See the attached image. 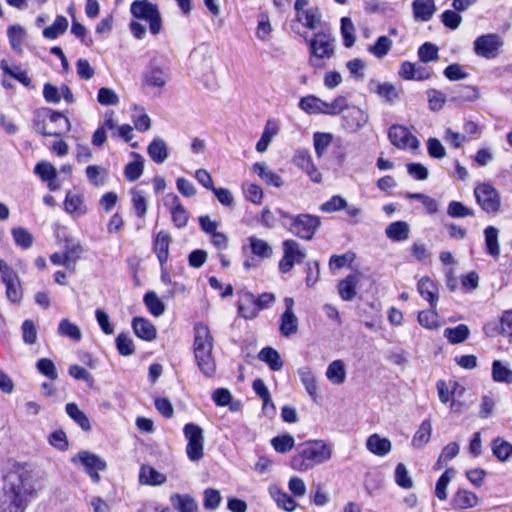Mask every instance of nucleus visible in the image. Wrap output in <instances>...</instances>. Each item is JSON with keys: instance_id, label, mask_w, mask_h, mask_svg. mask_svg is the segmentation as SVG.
I'll list each match as a JSON object with an SVG mask.
<instances>
[{"instance_id": "nucleus-1", "label": "nucleus", "mask_w": 512, "mask_h": 512, "mask_svg": "<svg viewBox=\"0 0 512 512\" xmlns=\"http://www.w3.org/2000/svg\"><path fill=\"white\" fill-rule=\"evenodd\" d=\"M38 496L37 481L26 464H15L4 477L0 512H26Z\"/></svg>"}, {"instance_id": "nucleus-2", "label": "nucleus", "mask_w": 512, "mask_h": 512, "mask_svg": "<svg viewBox=\"0 0 512 512\" xmlns=\"http://www.w3.org/2000/svg\"><path fill=\"white\" fill-rule=\"evenodd\" d=\"M193 354L201 373L206 377H213L216 373L213 337L208 326L203 323H197L194 327Z\"/></svg>"}, {"instance_id": "nucleus-3", "label": "nucleus", "mask_w": 512, "mask_h": 512, "mask_svg": "<svg viewBox=\"0 0 512 512\" xmlns=\"http://www.w3.org/2000/svg\"><path fill=\"white\" fill-rule=\"evenodd\" d=\"M332 456L331 447L325 442L311 441L300 445L297 448V453L290 459V467L306 471L315 465L328 461Z\"/></svg>"}, {"instance_id": "nucleus-4", "label": "nucleus", "mask_w": 512, "mask_h": 512, "mask_svg": "<svg viewBox=\"0 0 512 512\" xmlns=\"http://www.w3.org/2000/svg\"><path fill=\"white\" fill-rule=\"evenodd\" d=\"M309 0H295V17L291 24V29L307 40L309 32L316 31L322 22V14L318 7L309 6Z\"/></svg>"}, {"instance_id": "nucleus-5", "label": "nucleus", "mask_w": 512, "mask_h": 512, "mask_svg": "<svg viewBox=\"0 0 512 512\" xmlns=\"http://www.w3.org/2000/svg\"><path fill=\"white\" fill-rule=\"evenodd\" d=\"M305 42L309 48V64L316 69L323 68L324 60L335 54V39L328 31H318L312 38L308 36Z\"/></svg>"}, {"instance_id": "nucleus-6", "label": "nucleus", "mask_w": 512, "mask_h": 512, "mask_svg": "<svg viewBox=\"0 0 512 512\" xmlns=\"http://www.w3.org/2000/svg\"><path fill=\"white\" fill-rule=\"evenodd\" d=\"M131 15L149 24L152 35H158L162 30V17L158 6L148 0H135L130 5Z\"/></svg>"}, {"instance_id": "nucleus-7", "label": "nucleus", "mask_w": 512, "mask_h": 512, "mask_svg": "<svg viewBox=\"0 0 512 512\" xmlns=\"http://www.w3.org/2000/svg\"><path fill=\"white\" fill-rule=\"evenodd\" d=\"M0 278L5 286L7 299L13 304H19L23 298L20 278L17 272L2 259H0Z\"/></svg>"}, {"instance_id": "nucleus-8", "label": "nucleus", "mask_w": 512, "mask_h": 512, "mask_svg": "<svg viewBox=\"0 0 512 512\" xmlns=\"http://www.w3.org/2000/svg\"><path fill=\"white\" fill-rule=\"evenodd\" d=\"M183 434L187 440L186 454L190 461L196 462L204 456V432L194 423H187L183 428Z\"/></svg>"}, {"instance_id": "nucleus-9", "label": "nucleus", "mask_w": 512, "mask_h": 512, "mask_svg": "<svg viewBox=\"0 0 512 512\" xmlns=\"http://www.w3.org/2000/svg\"><path fill=\"white\" fill-rule=\"evenodd\" d=\"M290 219V231L304 240H311L321 224L320 217L311 214L303 213Z\"/></svg>"}, {"instance_id": "nucleus-10", "label": "nucleus", "mask_w": 512, "mask_h": 512, "mask_svg": "<svg viewBox=\"0 0 512 512\" xmlns=\"http://www.w3.org/2000/svg\"><path fill=\"white\" fill-rule=\"evenodd\" d=\"M474 53L485 59H494L498 56L503 40L496 33H488L478 36L473 43Z\"/></svg>"}, {"instance_id": "nucleus-11", "label": "nucleus", "mask_w": 512, "mask_h": 512, "mask_svg": "<svg viewBox=\"0 0 512 512\" xmlns=\"http://www.w3.org/2000/svg\"><path fill=\"white\" fill-rule=\"evenodd\" d=\"M478 205L486 213H496L500 209V197L497 190L490 184H479L474 189Z\"/></svg>"}, {"instance_id": "nucleus-12", "label": "nucleus", "mask_w": 512, "mask_h": 512, "mask_svg": "<svg viewBox=\"0 0 512 512\" xmlns=\"http://www.w3.org/2000/svg\"><path fill=\"white\" fill-rule=\"evenodd\" d=\"M73 463H81L86 473L91 477L94 483L100 481L99 471H104L107 467L105 460L100 456L89 451H80L72 458Z\"/></svg>"}, {"instance_id": "nucleus-13", "label": "nucleus", "mask_w": 512, "mask_h": 512, "mask_svg": "<svg viewBox=\"0 0 512 512\" xmlns=\"http://www.w3.org/2000/svg\"><path fill=\"white\" fill-rule=\"evenodd\" d=\"M388 138L392 145L401 150H416L419 148L417 137L403 125H392L388 130Z\"/></svg>"}, {"instance_id": "nucleus-14", "label": "nucleus", "mask_w": 512, "mask_h": 512, "mask_svg": "<svg viewBox=\"0 0 512 512\" xmlns=\"http://www.w3.org/2000/svg\"><path fill=\"white\" fill-rule=\"evenodd\" d=\"M293 162L298 168L307 174L311 181L315 183L321 182L322 174L314 165L311 155L308 151H299L296 153Z\"/></svg>"}, {"instance_id": "nucleus-15", "label": "nucleus", "mask_w": 512, "mask_h": 512, "mask_svg": "<svg viewBox=\"0 0 512 512\" xmlns=\"http://www.w3.org/2000/svg\"><path fill=\"white\" fill-rule=\"evenodd\" d=\"M342 116V125L349 131H356L361 128L367 121V116L363 110L356 106L347 104Z\"/></svg>"}, {"instance_id": "nucleus-16", "label": "nucleus", "mask_w": 512, "mask_h": 512, "mask_svg": "<svg viewBox=\"0 0 512 512\" xmlns=\"http://www.w3.org/2000/svg\"><path fill=\"white\" fill-rule=\"evenodd\" d=\"M479 503V497L465 488H458L452 496L451 506L454 510H467L474 508Z\"/></svg>"}, {"instance_id": "nucleus-17", "label": "nucleus", "mask_w": 512, "mask_h": 512, "mask_svg": "<svg viewBox=\"0 0 512 512\" xmlns=\"http://www.w3.org/2000/svg\"><path fill=\"white\" fill-rule=\"evenodd\" d=\"M417 291L429 303L430 308H437L439 300L438 286L430 277L423 276L418 280Z\"/></svg>"}, {"instance_id": "nucleus-18", "label": "nucleus", "mask_w": 512, "mask_h": 512, "mask_svg": "<svg viewBox=\"0 0 512 512\" xmlns=\"http://www.w3.org/2000/svg\"><path fill=\"white\" fill-rule=\"evenodd\" d=\"M168 78V73L157 64L156 60H152L144 73L143 81L147 86L163 88Z\"/></svg>"}, {"instance_id": "nucleus-19", "label": "nucleus", "mask_w": 512, "mask_h": 512, "mask_svg": "<svg viewBox=\"0 0 512 512\" xmlns=\"http://www.w3.org/2000/svg\"><path fill=\"white\" fill-rule=\"evenodd\" d=\"M238 313L247 320L257 317L259 311L256 298L252 293L248 291H240L238 293Z\"/></svg>"}, {"instance_id": "nucleus-20", "label": "nucleus", "mask_w": 512, "mask_h": 512, "mask_svg": "<svg viewBox=\"0 0 512 512\" xmlns=\"http://www.w3.org/2000/svg\"><path fill=\"white\" fill-rule=\"evenodd\" d=\"M451 94V101L459 104L474 102L480 97V91L474 85L458 84L452 89Z\"/></svg>"}, {"instance_id": "nucleus-21", "label": "nucleus", "mask_w": 512, "mask_h": 512, "mask_svg": "<svg viewBox=\"0 0 512 512\" xmlns=\"http://www.w3.org/2000/svg\"><path fill=\"white\" fill-rule=\"evenodd\" d=\"M313 143L318 158L323 157L330 148L337 151V156L339 155V143L333 141V135L331 133L315 132L313 135Z\"/></svg>"}, {"instance_id": "nucleus-22", "label": "nucleus", "mask_w": 512, "mask_h": 512, "mask_svg": "<svg viewBox=\"0 0 512 512\" xmlns=\"http://www.w3.org/2000/svg\"><path fill=\"white\" fill-rule=\"evenodd\" d=\"M132 329L137 337L145 341H153L157 337V330L155 326L152 322L143 317L133 318Z\"/></svg>"}, {"instance_id": "nucleus-23", "label": "nucleus", "mask_w": 512, "mask_h": 512, "mask_svg": "<svg viewBox=\"0 0 512 512\" xmlns=\"http://www.w3.org/2000/svg\"><path fill=\"white\" fill-rule=\"evenodd\" d=\"M65 211L73 217H80L87 213V207L82 194L67 192L64 201Z\"/></svg>"}, {"instance_id": "nucleus-24", "label": "nucleus", "mask_w": 512, "mask_h": 512, "mask_svg": "<svg viewBox=\"0 0 512 512\" xmlns=\"http://www.w3.org/2000/svg\"><path fill=\"white\" fill-rule=\"evenodd\" d=\"M170 241V235L165 231H159L155 237L153 249L161 268H163L168 260Z\"/></svg>"}, {"instance_id": "nucleus-25", "label": "nucleus", "mask_w": 512, "mask_h": 512, "mask_svg": "<svg viewBox=\"0 0 512 512\" xmlns=\"http://www.w3.org/2000/svg\"><path fill=\"white\" fill-rule=\"evenodd\" d=\"M366 447L372 454L383 457L391 451L392 444L388 438L372 434L367 438Z\"/></svg>"}, {"instance_id": "nucleus-26", "label": "nucleus", "mask_w": 512, "mask_h": 512, "mask_svg": "<svg viewBox=\"0 0 512 512\" xmlns=\"http://www.w3.org/2000/svg\"><path fill=\"white\" fill-rule=\"evenodd\" d=\"M139 482L143 485L158 486L166 482V476L149 465H142L139 471Z\"/></svg>"}, {"instance_id": "nucleus-27", "label": "nucleus", "mask_w": 512, "mask_h": 512, "mask_svg": "<svg viewBox=\"0 0 512 512\" xmlns=\"http://www.w3.org/2000/svg\"><path fill=\"white\" fill-rule=\"evenodd\" d=\"M170 502L178 512H198V504L189 494L173 493Z\"/></svg>"}, {"instance_id": "nucleus-28", "label": "nucleus", "mask_w": 512, "mask_h": 512, "mask_svg": "<svg viewBox=\"0 0 512 512\" xmlns=\"http://www.w3.org/2000/svg\"><path fill=\"white\" fill-rule=\"evenodd\" d=\"M412 9L416 20L427 22L436 11V6L434 0H414Z\"/></svg>"}, {"instance_id": "nucleus-29", "label": "nucleus", "mask_w": 512, "mask_h": 512, "mask_svg": "<svg viewBox=\"0 0 512 512\" xmlns=\"http://www.w3.org/2000/svg\"><path fill=\"white\" fill-rule=\"evenodd\" d=\"M280 130V126L278 121L274 119H269L266 122L264 131L256 144V150L260 153L265 152L268 149V146L272 139L278 134Z\"/></svg>"}, {"instance_id": "nucleus-30", "label": "nucleus", "mask_w": 512, "mask_h": 512, "mask_svg": "<svg viewBox=\"0 0 512 512\" xmlns=\"http://www.w3.org/2000/svg\"><path fill=\"white\" fill-rule=\"evenodd\" d=\"M149 157L157 164H162L168 158V147L166 142L160 138H154L147 147Z\"/></svg>"}, {"instance_id": "nucleus-31", "label": "nucleus", "mask_w": 512, "mask_h": 512, "mask_svg": "<svg viewBox=\"0 0 512 512\" xmlns=\"http://www.w3.org/2000/svg\"><path fill=\"white\" fill-rule=\"evenodd\" d=\"M358 278L355 274H349L340 280L337 286L339 296L344 301H351L356 296Z\"/></svg>"}, {"instance_id": "nucleus-32", "label": "nucleus", "mask_w": 512, "mask_h": 512, "mask_svg": "<svg viewBox=\"0 0 512 512\" xmlns=\"http://www.w3.org/2000/svg\"><path fill=\"white\" fill-rule=\"evenodd\" d=\"M386 236L394 242H402L409 238V225L405 221H395L386 228Z\"/></svg>"}, {"instance_id": "nucleus-33", "label": "nucleus", "mask_w": 512, "mask_h": 512, "mask_svg": "<svg viewBox=\"0 0 512 512\" xmlns=\"http://www.w3.org/2000/svg\"><path fill=\"white\" fill-rule=\"evenodd\" d=\"M327 379L334 385H341L346 380L345 364L342 360L332 361L326 370Z\"/></svg>"}, {"instance_id": "nucleus-34", "label": "nucleus", "mask_w": 512, "mask_h": 512, "mask_svg": "<svg viewBox=\"0 0 512 512\" xmlns=\"http://www.w3.org/2000/svg\"><path fill=\"white\" fill-rule=\"evenodd\" d=\"M470 330L466 324H459L455 327H447L444 330V337L450 344H460L468 339Z\"/></svg>"}, {"instance_id": "nucleus-35", "label": "nucleus", "mask_w": 512, "mask_h": 512, "mask_svg": "<svg viewBox=\"0 0 512 512\" xmlns=\"http://www.w3.org/2000/svg\"><path fill=\"white\" fill-rule=\"evenodd\" d=\"M456 474L455 469L447 468L438 478L435 485V496L440 501H446L448 498L447 487L451 480L454 478Z\"/></svg>"}, {"instance_id": "nucleus-36", "label": "nucleus", "mask_w": 512, "mask_h": 512, "mask_svg": "<svg viewBox=\"0 0 512 512\" xmlns=\"http://www.w3.org/2000/svg\"><path fill=\"white\" fill-rule=\"evenodd\" d=\"M493 455L500 461L505 462L512 456V444L501 437L491 441Z\"/></svg>"}, {"instance_id": "nucleus-37", "label": "nucleus", "mask_w": 512, "mask_h": 512, "mask_svg": "<svg viewBox=\"0 0 512 512\" xmlns=\"http://www.w3.org/2000/svg\"><path fill=\"white\" fill-rule=\"evenodd\" d=\"M132 155L135 157V160L129 162L124 168V176L130 182H134L139 179L144 170L143 157L135 152H133Z\"/></svg>"}, {"instance_id": "nucleus-38", "label": "nucleus", "mask_w": 512, "mask_h": 512, "mask_svg": "<svg viewBox=\"0 0 512 512\" xmlns=\"http://www.w3.org/2000/svg\"><path fill=\"white\" fill-rule=\"evenodd\" d=\"M346 106H347V99H346V97H344L342 95L335 97L333 99V101L330 103L323 101L321 99V106H320L319 114L336 116V115L343 113Z\"/></svg>"}, {"instance_id": "nucleus-39", "label": "nucleus", "mask_w": 512, "mask_h": 512, "mask_svg": "<svg viewBox=\"0 0 512 512\" xmlns=\"http://www.w3.org/2000/svg\"><path fill=\"white\" fill-rule=\"evenodd\" d=\"M485 234V251L492 257L500 255V246L498 242V230L494 226H488L484 230Z\"/></svg>"}, {"instance_id": "nucleus-40", "label": "nucleus", "mask_w": 512, "mask_h": 512, "mask_svg": "<svg viewBox=\"0 0 512 512\" xmlns=\"http://www.w3.org/2000/svg\"><path fill=\"white\" fill-rule=\"evenodd\" d=\"M7 36H8V40H9L11 48L16 53H21L23 50L22 49L23 41L26 36L25 29L21 25H18V24L11 25L7 29Z\"/></svg>"}, {"instance_id": "nucleus-41", "label": "nucleus", "mask_w": 512, "mask_h": 512, "mask_svg": "<svg viewBox=\"0 0 512 512\" xmlns=\"http://www.w3.org/2000/svg\"><path fill=\"white\" fill-rule=\"evenodd\" d=\"M131 202L138 218H144L148 210V201L144 191L133 188L130 191Z\"/></svg>"}, {"instance_id": "nucleus-42", "label": "nucleus", "mask_w": 512, "mask_h": 512, "mask_svg": "<svg viewBox=\"0 0 512 512\" xmlns=\"http://www.w3.org/2000/svg\"><path fill=\"white\" fill-rule=\"evenodd\" d=\"M252 169L268 185L280 187L283 184L281 177L269 170L264 163L257 162L253 165Z\"/></svg>"}, {"instance_id": "nucleus-43", "label": "nucleus", "mask_w": 512, "mask_h": 512, "mask_svg": "<svg viewBox=\"0 0 512 512\" xmlns=\"http://www.w3.org/2000/svg\"><path fill=\"white\" fill-rule=\"evenodd\" d=\"M57 333L60 336L67 337L75 342H79L82 339V332L80 328L67 318L62 319L59 322Z\"/></svg>"}, {"instance_id": "nucleus-44", "label": "nucleus", "mask_w": 512, "mask_h": 512, "mask_svg": "<svg viewBox=\"0 0 512 512\" xmlns=\"http://www.w3.org/2000/svg\"><path fill=\"white\" fill-rule=\"evenodd\" d=\"M66 413L68 416L77 423L82 430L89 431L91 429L90 421L86 414L79 409L77 404L75 403H68L65 407Z\"/></svg>"}, {"instance_id": "nucleus-45", "label": "nucleus", "mask_w": 512, "mask_h": 512, "mask_svg": "<svg viewBox=\"0 0 512 512\" xmlns=\"http://www.w3.org/2000/svg\"><path fill=\"white\" fill-rule=\"evenodd\" d=\"M143 302L150 312L155 317H159L165 312V304L159 299L154 291H148L143 298Z\"/></svg>"}, {"instance_id": "nucleus-46", "label": "nucleus", "mask_w": 512, "mask_h": 512, "mask_svg": "<svg viewBox=\"0 0 512 512\" xmlns=\"http://www.w3.org/2000/svg\"><path fill=\"white\" fill-rule=\"evenodd\" d=\"M492 379L498 383H512V370L504 365L500 360L492 362Z\"/></svg>"}, {"instance_id": "nucleus-47", "label": "nucleus", "mask_w": 512, "mask_h": 512, "mask_svg": "<svg viewBox=\"0 0 512 512\" xmlns=\"http://www.w3.org/2000/svg\"><path fill=\"white\" fill-rule=\"evenodd\" d=\"M68 28V20L66 17L59 15L56 17L52 25L43 30V36L46 39L54 40L59 35L65 33Z\"/></svg>"}, {"instance_id": "nucleus-48", "label": "nucleus", "mask_w": 512, "mask_h": 512, "mask_svg": "<svg viewBox=\"0 0 512 512\" xmlns=\"http://www.w3.org/2000/svg\"><path fill=\"white\" fill-rule=\"evenodd\" d=\"M432 425L429 419L424 420L418 430L415 432L412 444L414 447L421 448L427 444L431 438Z\"/></svg>"}, {"instance_id": "nucleus-49", "label": "nucleus", "mask_w": 512, "mask_h": 512, "mask_svg": "<svg viewBox=\"0 0 512 512\" xmlns=\"http://www.w3.org/2000/svg\"><path fill=\"white\" fill-rule=\"evenodd\" d=\"M247 241L253 255L260 258H269L272 255V248L266 241L255 236L248 237Z\"/></svg>"}, {"instance_id": "nucleus-50", "label": "nucleus", "mask_w": 512, "mask_h": 512, "mask_svg": "<svg viewBox=\"0 0 512 512\" xmlns=\"http://www.w3.org/2000/svg\"><path fill=\"white\" fill-rule=\"evenodd\" d=\"M436 308L430 310H422L417 315L418 323L427 330H435L440 326Z\"/></svg>"}, {"instance_id": "nucleus-51", "label": "nucleus", "mask_w": 512, "mask_h": 512, "mask_svg": "<svg viewBox=\"0 0 512 512\" xmlns=\"http://www.w3.org/2000/svg\"><path fill=\"white\" fill-rule=\"evenodd\" d=\"M11 234L15 244L22 249H29L33 245V235L23 227H14Z\"/></svg>"}, {"instance_id": "nucleus-52", "label": "nucleus", "mask_w": 512, "mask_h": 512, "mask_svg": "<svg viewBox=\"0 0 512 512\" xmlns=\"http://www.w3.org/2000/svg\"><path fill=\"white\" fill-rule=\"evenodd\" d=\"M258 359L268 364L274 371L279 370L283 366L278 352L271 347L263 348L258 354Z\"/></svg>"}, {"instance_id": "nucleus-53", "label": "nucleus", "mask_w": 512, "mask_h": 512, "mask_svg": "<svg viewBox=\"0 0 512 512\" xmlns=\"http://www.w3.org/2000/svg\"><path fill=\"white\" fill-rule=\"evenodd\" d=\"M392 45V40L387 36H379L375 43L368 48V51L376 58L381 59L388 54Z\"/></svg>"}, {"instance_id": "nucleus-54", "label": "nucleus", "mask_w": 512, "mask_h": 512, "mask_svg": "<svg viewBox=\"0 0 512 512\" xmlns=\"http://www.w3.org/2000/svg\"><path fill=\"white\" fill-rule=\"evenodd\" d=\"M0 68L5 74L16 79L24 86H29L31 84V79L27 75L26 71L21 70L17 66H15L14 68L10 67L6 60L3 59L0 61Z\"/></svg>"}, {"instance_id": "nucleus-55", "label": "nucleus", "mask_w": 512, "mask_h": 512, "mask_svg": "<svg viewBox=\"0 0 512 512\" xmlns=\"http://www.w3.org/2000/svg\"><path fill=\"white\" fill-rule=\"evenodd\" d=\"M340 30H341V35L343 38V45L346 48L352 47L356 40L355 35H354L355 27H354L352 20L348 17L341 18Z\"/></svg>"}, {"instance_id": "nucleus-56", "label": "nucleus", "mask_w": 512, "mask_h": 512, "mask_svg": "<svg viewBox=\"0 0 512 512\" xmlns=\"http://www.w3.org/2000/svg\"><path fill=\"white\" fill-rule=\"evenodd\" d=\"M376 93L389 104H393L399 98V92L395 85L389 82L379 83L376 87Z\"/></svg>"}, {"instance_id": "nucleus-57", "label": "nucleus", "mask_w": 512, "mask_h": 512, "mask_svg": "<svg viewBox=\"0 0 512 512\" xmlns=\"http://www.w3.org/2000/svg\"><path fill=\"white\" fill-rule=\"evenodd\" d=\"M40 111H45L46 116L44 120H47L50 124H53L55 127H59L60 131L70 129V122L68 118H66L60 112L53 111L49 108H44Z\"/></svg>"}, {"instance_id": "nucleus-58", "label": "nucleus", "mask_w": 512, "mask_h": 512, "mask_svg": "<svg viewBox=\"0 0 512 512\" xmlns=\"http://www.w3.org/2000/svg\"><path fill=\"white\" fill-rule=\"evenodd\" d=\"M438 51L439 48L435 44L425 42L418 48L419 60L423 63L436 61L439 58Z\"/></svg>"}, {"instance_id": "nucleus-59", "label": "nucleus", "mask_w": 512, "mask_h": 512, "mask_svg": "<svg viewBox=\"0 0 512 512\" xmlns=\"http://www.w3.org/2000/svg\"><path fill=\"white\" fill-rule=\"evenodd\" d=\"M34 173L43 181L46 182L55 178L57 175L56 168L48 161H40L34 168Z\"/></svg>"}, {"instance_id": "nucleus-60", "label": "nucleus", "mask_w": 512, "mask_h": 512, "mask_svg": "<svg viewBox=\"0 0 512 512\" xmlns=\"http://www.w3.org/2000/svg\"><path fill=\"white\" fill-rule=\"evenodd\" d=\"M427 97L429 109L433 112L440 111L446 103V95L437 89H429Z\"/></svg>"}, {"instance_id": "nucleus-61", "label": "nucleus", "mask_w": 512, "mask_h": 512, "mask_svg": "<svg viewBox=\"0 0 512 512\" xmlns=\"http://www.w3.org/2000/svg\"><path fill=\"white\" fill-rule=\"evenodd\" d=\"M394 478L396 484L403 489H410L413 486V481L409 476L406 466L403 463L397 464Z\"/></svg>"}, {"instance_id": "nucleus-62", "label": "nucleus", "mask_w": 512, "mask_h": 512, "mask_svg": "<svg viewBox=\"0 0 512 512\" xmlns=\"http://www.w3.org/2000/svg\"><path fill=\"white\" fill-rule=\"evenodd\" d=\"M355 259V254L352 251H348L344 254H334L329 259V268L331 270H339L347 265H350Z\"/></svg>"}, {"instance_id": "nucleus-63", "label": "nucleus", "mask_w": 512, "mask_h": 512, "mask_svg": "<svg viewBox=\"0 0 512 512\" xmlns=\"http://www.w3.org/2000/svg\"><path fill=\"white\" fill-rule=\"evenodd\" d=\"M321 99L314 95L302 97L299 101V107L308 114H319Z\"/></svg>"}, {"instance_id": "nucleus-64", "label": "nucleus", "mask_w": 512, "mask_h": 512, "mask_svg": "<svg viewBox=\"0 0 512 512\" xmlns=\"http://www.w3.org/2000/svg\"><path fill=\"white\" fill-rule=\"evenodd\" d=\"M203 506L207 510H215L219 507L222 497L216 489L207 488L203 493Z\"/></svg>"}]
</instances>
